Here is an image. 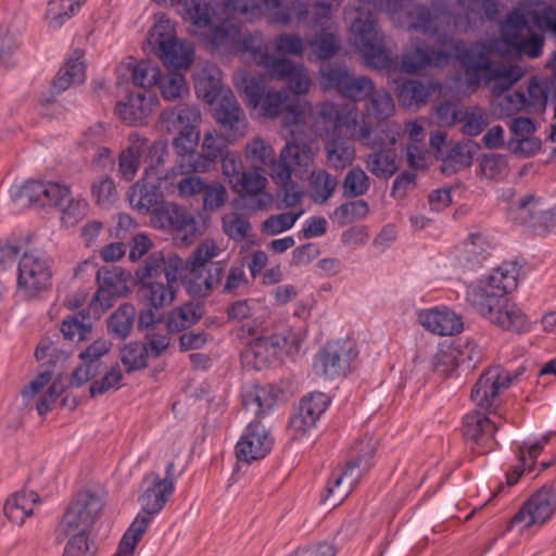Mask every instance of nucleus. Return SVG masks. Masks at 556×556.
Here are the masks:
<instances>
[{
    "instance_id": "1",
    "label": "nucleus",
    "mask_w": 556,
    "mask_h": 556,
    "mask_svg": "<svg viewBox=\"0 0 556 556\" xmlns=\"http://www.w3.org/2000/svg\"><path fill=\"white\" fill-rule=\"evenodd\" d=\"M497 14L498 0H431L430 5H413L406 13L408 29L434 38L440 48L417 43L402 55V72L416 74L427 66L443 67L454 58L464 68L469 87L480 85L482 77L478 74L482 72L488 79H505L507 88L514 78L507 70L491 63L492 47L483 42L468 46L451 36L453 31H466L476 21H493Z\"/></svg>"
},
{
    "instance_id": "2",
    "label": "nucleus",
    "mask_w": 556,
    "mask_h": 556,
    "mask_svg": "<svg viewBox=\"0 0 556 556\" xmlns=\"http://www.w3.org/2000/svg\"><path fill=\"white\" fill-rule=\"evenodd\" d=\"M213 4L212 9L203 0L187 2L192 33L206 50L212 54L249 58L270 77L286 81L293 94L308 92L312 81L302 64L271 55L261 30L244 29V24L262 17L258 4L241 0H213Z\"/></svg>"
},
{
    "instance_id": "3",
    "label": "nucleus",
    "mask_w": 556,
    "mask_h": 556,
    "mask_svg": "<svg viewBox=\"0 0 556 556\" xmlns=\"http://www.w3.org/2000/svg\"><path fill=\"white\" fill-rule=\"evenodd\" d=\"M519 268L516 263L505 262L466 291V301L483 318L500 328L517 333L529 330L526 314L511 303L507 294L517 287Z\"/></svg>"
},
{
    "instance_id": "4",
    "label": "nucleus",
    "mask_w": 556,
    "mask_h": 556,
    "mask_svg": "<svg viewBox=\"0 0 556 556\" xmlns=\"http://www.w3.org/2000/svg\"><path fill=\"white\" fill-rule=\"evenodd\" d=\"M402 0H358L357 16L351 24V39L367 66L383 70L392 64L386 36L377 26L376 13L386 11L392 16L400 12Z\"/></svg>"
},
{
    "instance_id": "5",
    "label": "nucleus",
    "mask_w": 556,
    "mask_h": 556,
    "mask_svg": "<svg viewBox=\"0 0 556 556\" xmlns=\"http://www.w3.org/2000/svg\"><path fill=\"white\" fill-rule=\"evenodd\" d=\"M103 509L101 497L90 492H80L63 515L58 533L68 536L63 556H92L89 541L91 529Z\"/></svg>"
},
{
    "instance_id": "6",
    "label": "nucleus",
    "mask_w": 556,
    "mask_h": 556,
    "mask_svg": "<svg viewBox=\"0 0 556 556\" xmlns=\"http://www.w3.org/2000/svg\"><path fill=\"white\" fill-rule=\"evenodd\" d=\"M103 509L101 497L90 492H80L63 515L58 533L68 536L63 556H92L89 541L91 529Z\"/></svg>"
},
{
    "instance_id": "7",
    "label": "nucleus",
    "mask_w": 556,
    "mask_h": 556,
    "mask_svg": "<svg viewBox=\"0 0 556 556\" xmlns=\"http://www.w3.org/2000/svg\"><path fill=\"white\" fill-rule=\"evenodd\" d=\"M376 442L371 438L358 441L352 448V456L344 470L333 471L327 481L324 501L332 506L341 503L371 467Z\"/></svg>"
},
{
    "instance_id": "8",
    "label": "nucleus",
    "mask_w": 556,
    "mask_h": 556,
    "mask_svg": "<svg viewBox=\"0 0 556 556\" xmlns=\"http://www.w3.org/2000/svg\"><path fill=\"white\" fill-rule=\"evenodd\" d=\"M242 92L252 109H260L261 115L276 118L285 111L293 115L294 124L301 122V113L286 90L267 87L264 79L256 76L247 77L242 81Z\"/></svg>"
},
{
    "instance_id": "9",
    "label": "nucleus",
    "mask_w": 556,
    "mask_h": 556,
    "mask_svg": "<svg viewBox=\"0 0 556 556\" xmlns=\"http://www.w3.org/2000/svg\"><path fill=\"white\" fill-rule=\"evenodd\" d=\"M148 43L168 67L188 68L192 63V47L175 37L174 26L165 15H160L149 30Z\"/></svg>"
},
{
    "instance_id": "10",
    "label": "nucleus",
    "mask_w": 556,
    "mask_h": 556,
    "mask_svg": "<svg viewBox=\"0 0 556 556\" xmlns=\"http://www.w3.org/2000/svg\"><path fill=\"white\" fill-rule=\"evenodd\" d=\"M17 288L25 299H31L51 286L52 273L45 253L24 252L18 262Z\"/></svg>"
},
{
    "instance_id": "11",
    "label": "nucleus",
    "mask_w": 556,
    "mask_h": 556,
    "mask_svg": "<svg viewBox=\"0 0 556 556\" xmlns=\"http://www.w3.org/2000/svg\"><path fill=\"white\" fill-rule=\"evenodd\" d=\"M143 492L138 502L141 505V513L138 514L128 529L136 525L142 529V534L147 531L152 520V516L159 514L174 493V484L168 481H161L157 472H149L142 480Z\"/></svg>"
},
{
    "instance_id": "12",
    "label": "nucleus",
    "mask_w": 556,
    "mask_h": 556,
    "mask_svg": "<svg viewBox=\"0 0 556 556\" xmlns=\"http://www.w3.org/2000/svg\"><path fill=\"white\" fill-rule=\"evenodd\" d=\"M357 356L355 343L351 340L329 342L315 356L314 370L317 375L334 379L346 375L352 361Z\"/></svg>"
},
{
    "instance_id": "13",
    "label": "nucleus",
    "mask_w": 556,
    "mask_h": 556,
    "mask_svg": "<svg viewBox=\"0 0 556 556\" xmlns=\"http://www.w3.org/2000/svg\"><path fill=\"white\" fill-rule=\"evenodd\" d=\"M556 511V478L544 484L521 506L511 518L510 526L522 523L525 528L544 525Z\"/></svg>"
},
{
    "instance_id": "14",
    "label": "nucleus",
    "mask_w": 556,
    "mask_h": 556,
    "mask_svg": "<svg viewBox=\"0 0 556 556\" xmlns=\"http://www.w3.org/2000/svg\"><path fill=\"white\" fill-rule=\"evenodd\" d=\"M151 223L160 229L176 232L177 238L186 245L191 244L200 235L197 218L186 207L172 202H165L151 217Z\"/></svg>"
},
{
    "instance_id": "15",
    "label": "nucleus",
    "mask_w": 556,
    "mask_h": 556,
    "mask_svg": "<svg viewBox=\"0 0 556 556\" xmlns=\"http://www.w3.org/2000/svg\"><path fill=\"white\" fill-rule=\"evenodd\" d=\"M491 63L501 67H504L509 72V78H514V81L507 87L504 88L506 80L502 78H492L488 79L484 77V73L479 72V77L481 78V83H494L493 92L495 93V99L492 101V111L498 118L510 117L521 111H527L526 104V92L523 91H513L509 92L511 86L519 79L520 74L517 70L511 65H505L502 62H494L491 60Z\"/></svg>"
},
{
    "instance_id": "16",
    "label": "nucleus",
    "mask_w": 556,
    "mask_h": 556,
    "mask_svg": "<svg viewBox=\"0 0 556 556\" xmlns=\"http://www.w3.org/2000/svg\"><path fill=\"white\" fill-rule=\"evenodd\" d=\"M517 376L501 366L484 370L471 390V400L482 410L490 412L500 404V393L510 387Z\"/></svg>"
},
{
    "instance_id": "17",
    "label": "nucleus",
    "mask_w": 556,
    "mask_h": 556,
    "mask_svg": "<svg viewBox=\"0 0 556 556\" xmlns=\"http://www.w3.org/2000/svg\"><path fill=\"white\" fill-rule=\"evenodd\" d=\"M213 117L226 136L228 143L238 142L248 132V117L231 91L224 93L216 101L213 108Z\"/></svg>"
},
{
    "instance_id": "18",
    "label": "nucleus",
    "mask_w": 556,
    "mask_h": 556,
    "mask_svg": "<svg viewBox=\"0 0 556 556\" xmlns=\"http://www.w3.org/2000/svg\"><path fill=\"white\" fill-rule=\"evenodd\" d=\"M181 265L182 260L178 255H173L165 278L139 283L137 291L139 301L148 307H154V309L170 305L176 295L175 286Z\"/></svg>"
},
{
    "instance_id": "19",
    "label": "nucleus",
    "mask_w": 556,
    "mask_h": 556,
    "mask_svg": "<svg viewBox=\"0 0 556 556\" xmlns=\"http://www.w3.org/2000/svg\"><path fill=\"white\" fill-rule=\"evenodd\" d=\"M65 194L66 185L31 179L11 190L12 201L21 207L52 206L56 198L63 199Z\"/></svg>"
},
{
    "instance_id": "20",
    "label": "nucleus",
    "mask_w": 556,
    "mask_h": 556,
    "mask_svg": "<svg viewBox=\"0 0 556 556\" xmlns=\"http://www.w3.org/2000/svg\"><path fill=\"white\" fill-rule=\"evenodd\" d=\"M98 290L91 301V308L108 311L113 300L128 291L124 270L117 266H104L97 271Z\"/></svg>"
},
{
    "instance_id": "21",
    "label": "nucleus",
    "mask_w": 556,
    "mask_h": 556,
    "mask_svg": "<svg viewBox=\"0 0 556 556\" xmlns=\"http://www.w3.org/2000/svg\"><path fill=\"white\" fill-rule=\"evenodd\" d=\"M273 438L260 421H251L236 445L237 458L251 463L264 458L273 447Z\"/></svg>"
},
{
    "instance_id": "22",
    "label": "nucleus",
    "mask_w": 556,
    "mask_h": 556,
    "mask_svg": "<svg viewBox=\"0 0 556 556\" xmlns=\"http://www.w3.org/2000/svg\"><path fill=\"white\" fill-rule=\"evenodd\" d=\"M463 429L464 437L471 442L472 448L479 454H486L494 448V433L500 425L481 412H472L464 417Z\"/></svg>"
},
{
    "instance_id": "23",
    "label": "nucleus",
    "mask_w": 556,
    "mask_h": 556,
    "mask_svg": "<svg viewBox=\"0 0 556 556\" xmlns=\"http://www.w3.org/2000/svg\"><path fill=\"white\" fill-rule=\"evenodd\" d=\"M329 403V397L321 392H313L304 396L300 402L298 413L289 421L290 429L298 437H303L315 428L317 420L326 412Z\"/></svg>"
},
{
    "instance_id": "24",
    "label": "nucleus",
    "mask_w": 556,
    "mask_h": 556,
    "mask_svg": "<svg viewBox=\"0 0 556 556\" xmlns=\"http://www.w3.org/2000/svg\"><path fill=\"white\" fill-rule=\"evenodd\" d=\"M417 321L427 331L441 337L455 336L464 329L462 317L446 306L421 309Z\"/></svg>"
},
{
    "instance_id": "25",
    "label": "nucleus",
    "mask_w": 556,
    "mask_h": 556,
    "mask_svg": "<svg viewBox=\"0 0 556 556\" xmlns=\"http://www.w3.org/2000/svg\"><path fill=\"white\" fill-rule=\"evenodd\" d=\"M156 98L148 91L128 92L125 99L117 101L115 112L128 125L141 124L152 112Z\"/></svg>"
},
{
    "instance_id": "26",
    "label": "nucleus",
    "mask_w": 556,
    "mask_h": 556,
    "mask_svg": "<svg viewBox=\"0 0 556 556\" xmlns=\"http://www.w3.org/2000/svg\"><path fill=\"white\" fill-rule=\"evenodd\" d=\"M295 130H291V139L280 151V159L289 162L295 170V176L304 178L313 172L314 152L309 143L295 137Z\"/></svg>"
},
{
    "instance_id": "27",
    "label": "nucleus",
    "mask_w": 556,
    "mask_h": 556,
    "mask_svg": "<svg viewBox=\"0 0 556 556\" xmlns=\"http://www.w3.org/2000/svg\"><path fill=\"white\" fill-rule=\"evenodd\" d=\"M128 200L134 210L141 214H151V217L165 203L159 186L146 179H140L130 187Z\"/></svg>"
},
{
    "instance_id": "28",
    "label": "nucleus",
    "mask_w": 556,
    "mask_h": 556,
    "mask_svg": "<svg viewBox=\"0 0 556 556\" xmlns=\"http://www.w3.org/2000/svg\"><path fill=\"white\" fill-rule=\"evenodd\" d=\"M401 127L396 123L380 124L372 129L369 124L362 121L357 140L362 146L370 149H394L400 137Z\"/></svg>"
},
{
    "instance_id": "29",
    "label": "nucleus",
    "mask_w": 556,
    "mask_h": 556,
    "mask_svg": "<svg viewBox=\"0 0 556 556\" xmlns=\"http://www.w3.org/2000/svg\"><path fill=\"white\" fill-rule=\"evenodd\" d=\"M200 139V130L179 131L173 140V148L177 154L175 169L178 174L195 173L194 165L198 163L195 152Z\"/></svg>"
},
{
    "instance_id": "30",
    "label": "nucleus",
    "mask_w": 556,
    "mask_h": 556,
    "mask_svg": "<svg viewBox=\"0 0 556 556\" xmlns=\"http://www.w3.org/2000/svg\"><path fill=\"white\" fill-rule=\"evenodd\" d=\"M160 119L167 131L199 130L201 113L197 105L181 104L163 111Z\"/></svg>"
},
{
    "instance_id": "31",
    "label": "nucleus",
    "mask_w": 556,
    "mask_h": 556,
    "mask_svg": "<svg viewBox=\"0 0 556 556\" xmlns=\"http://www.w3.org/2000/svg\"><path fill=\"white\" fill-rule=\"evenodd\" d=\"M84 52L76 49L66 60L65 64L59 70L52 88L56 93L63 92L74 85H79L86 79V65L83 61Z\"/></svg>"
},
{
    "instance_id": "32",
    "label": "nucleus",
    "mask_w": 556,
    "mask_h": 556,
    "mask_svg": "<svg viewBox=\"0 0 556 556\" xmlns=\"http://www.w3.org/2000/svg\"><path fill=\"white\" fill-rule=\"evenodd\" d=\"M226 263L217 261L208 264L204 270L189 275V291L198 295H206L217 287H222Z\"/></svg>"
},
{
    "instance_id": "33",
    "label": "nucleus",
    "mask_w": 556,
    "mask_h": 556,
    "mask_svg": "<svg viewBox=\"0 0 556 556\" xmlns=\"http://www.w3.org/2000/svg\"><path fill=\"white\" fill-rule=\"evenodd\" d=\"M228 144V140L223 132L222 135H218L215 130L205 132L202 152L199 153V156H195L198 160V163L194 165L195 173L208 172L214 166L216 160L222 157L226 151H229L227 149Z\"/></svg>"
},
{
    "instance_id": "34",
    "label": "nucleus",
    "mask_w": 556,
    "mask_h": 556,
    "mask_svg": "<svg viewBox=\"0 0 556 556\" xmlns=\"http://www.w3.org/2000/svg\"><path fill=\"white\" fill-rule=\"evenodd\" d=\"M277 396L269 386H252L242 391V405L255 417L269 413L276 405Z\"/></svg>"
},
{
    "instance_id": "35",
    "label": "nucleus",
    "mask_w": 556,
    "mask_h": 556,
    "mask_svg": "<svg viewBox=\"0 0 556 556\" xmlns=\"http://www.w3.org/2000/svg\"><path fill=\"white\" fill-rule=\"evenodd\" d=\"M39 502L40 497L34 491L22 490L15 492L4 504V515L9 520L21 526L34 513V507Z\"/></svg>"
},
{
    "instance_id": "36",
    "label": "nucleus",
    "mask_w": 556,
    "mask_h": 556,
    "mask_svg": "<svg viewBox=\"0 0 556 556\" xmlns=\"http://www.w3.org/2000/svg\"><path fill=\"white\" fill-rule=\"evenodd\" d=\"M109 351L110 343L105 340H97L80 353L79 357L84 361V366L76 368L73 372V380L77 386H81L96 376L98 361Z\"/></svg>"
},
{
    "instance_id": "37",
    "label": "nucleus",
    "mask_w": 556,
    "mask_h": 556,
    "mask_svg": "<svg viewBox=\"0 0 556 556\" xmlns=\"http://www.w3.org/2000/svg\"><path fill=\"white\" fill-rule=\"evenodd\" d=\"M475 151L469 143L452 142L443 148L438 160L442 161L441 170L444 174L456 173L471 165Z\"/></svg>"
},
{
    "instance_id": "38",
    "label": "nucleus",
    "mask_w": 556,
    "mask_h": 556,
    "mask_svg": "<svg viewBox=\"0 0 556 556\" xmlns=\"http://www.w3.org/2000/svg\"><path fill=\"white\" fill-rule=\"evenodd\" d=\"M326 164L334 170H343L355 160L356 151L352 143L333 136L325 143Z\"/></svg>"
},
{
    "instance_id": "39",
    "label": "nucleus",
    "mask_w": 556,
    "mask_h": 556,
    "mask_svg": "<svg viewBox=\"0 0 556 556\" xmlns=\"http://www.w3.org/2000/svg\"><path fill=\"white\" fill-rule=\"evenodd\" d=\"M367 169L376 177L388 179L399 169L395 149H380L369 153L365 160Z\"/></svg>"
},
{
    "instance_id": "40",
    "label": "nucleus",
    "mask_w": 556,
    "mask_h": 556,
    "mask_svg": "<svg viewBox=\"0 0 556 556\" xmlns=\"http://www.w3.org/2000/svg\"><path fill=\"white\" fill-rule=\"evenodd\" d=\"M351 73L345 65L330 63L318 71V84L323 91H336L342 96Z\"/></svg>"
},
{
    "instance_id": "41",
    "label": "nucleus",
    "mask_w": 556,
    "mask_h": 556,
    "mask_svg": "<svg viewBox=\"0 0 556 556\" xmlns=\"http://www.w3.org/2000/svg\"><path fill=\"white\" fill-rule=\"evenodd\" d=\"M432 92V85L409 79L400 85L397 98L404 108L410 109L413 106L426 104Z\"/></svg>"
},
{
    "instance_id": "42",
    "label": "nucleus",
    "mask_w": 556,
    "mask_h": 556,
    "mask_svg": "<svg viewBox=\"0 0 556 556\" xmlns=\"http://www.w3.org/2000/svg\"><path fill=\"white\" fill-rule=\"evenodd\" d=\"M545 202L531 193L518 198V201L508 208L509 218L521 225H529L545 206Z\"/></svg>"
},
{
    "instance_id": "43",
    "label": "nucleus",
    "mask_w": 556,
    "mask_h": 556,
    "mask_svg": "<svg viewBox=\"0 0 556 556\" xmlns=\"http://www.w3.org/2000/svg\"><path fill=\"white\" fill-rule=\"evenodd\" d=\"M52 206L61 211L62 220L68 226H74L84 219L89 210L88 202L84 199H74L67 186L66 194L63 195V199L56 198Z\"/></svg>"
},
{
    "instance_id": "44",
    "label": "nucleus",
    "mask_w": 556,
    "mask_h": 556,
    "mask_svg": "<svg viewBox=\"0 0 556 556\" xmlns=\"http://www.w3.org/2000/svg\"><path fill=\"white\" fill-rule=\"evenodd\" d=\"M173 255L174 254H170L168 260H166L164 254L160 251L149 254V256L135 271L139 283L153 281L154 278L157 280L165 278L167 268H169L170 265V257Z\"/></svg>"
},
{
    "instance_id": "45",
    "label": "nucleus",
    "mask_w": 556,
    "mask_h": 556,
    "mask_svg": "<svg viewBox=\"0 0 556 556\" xmlns=\"http://www.w3.org/2000/svg\"><path fill=\"white\" fill-rule=\"evenodd\" d=\"M84 2L85 0H50L46 13L49 27L60 28L79 11Z\"/></svg>"
},
{
    "instance_id": "46",
    "label": "nucleus",
    "mask_w": 556,
    "mask_h": 556,
    "mask_svg": "<svg viewBox=\"0 0 556 556\" xmlns=\"http://www.w3.org/2000/svg\"><path fill=\"white\" fill-rule=\"evenodd\" d=\"M91 329L92 323L90 313L86 311L68 316L61 325V332L64 338L77 342L86 340Z\"/></svg>"
},
{
    "instance_id": "47",
    "label": "nucleus",
    "mask_w": 556,
    "mask_h": 556,
    "mask_svg": "<svg viewBox=\"0 0 556 556\" xmlns=\"http://www.w3.org/2000/svg\"><path fill=\"white\" fill-rule=\"evenodd\" d=\"M137 312L132 304L125 303L121 305L109 318L108 329L110 333L118 339H125L129 336Z\"/></svg>"
},
{
    "instance_id": "48",
    "label": "nucleus",
    "mask_w": 556,
    "mask_h": 556,
    "mask_svg": "<svg viewBox=\"0 0 556 556\" xmlns=\"http://www.w3.org/2000/svg\"><path fill=\"white\" fill-rule=\"evenodd\" d=\"M156 86L162 97L168 101L184 99L189 93L185 76L177 71L161 73Z\"/></svg>"
},
{
    "instance_id": "49",
    "label": "nucleus",
    "mask_w": 556,
    "mask_h": 556,
    "mask_svg": "<svg viewBox=\"0 0 556 556\" xmlns=\"http://www.w3.org/2000/svg\"><path fill=\"white\" fill-rule=\"evenodd\" d=\"M194 89L199 98L212 104L222 92V83L217 71L203 70L194 77Z\"/></svg>"
},
{
    "instance_id": "50",
    "label": "nucleus",
    "mask_w": 556,
    "mask_h": 556,
    "mask_svg": "<svg viewBox=\"0 0 556 556\" xmlns=\"http://www.w3.org/2000/svg\"><path fill=\"white\" fill-rule=\"evenodd\" d=\"M308 176L311 198L316 203L326 202L336 190L338 184L336 177L325 169L318 172L313 170Z\"/></svg>"
},
{
    "instance_id": "51",
    "label": "nucleus",
    "mask_w": 556,
    "mask_h": 556,
    "mask_svg": "<svg viewBox=\"0 0 556 556\" xmlns=\"http://www.w3.org/2000/svg\"><path fill=\"white\" fill-rule=\"evenodd\" d=\"M200 318L201 314L198 308L191 303H186L169 313L167 329L172 333H178L192 327Z\"/></svg>"
},
{
    "instance_id": "52",
    "label": "nucleus",
    "mask_w": 556,
    "mask_h": 556,
    "mask_svg": "<svg viewBox=\"0 0 556 556\" xmlns=\"http://www.w3.org/2000/svg\"><path fill=\"white\" fill-rule=\"evenodd\" d=\"M244 154L255 169H263L275 157L273 147L260 137L252 138L247 143Z\"/></svg>"
},
{
    "instance_id": "53",
    "label": "nucleus",
    "mask_w": 556,
    "mask_h": 556,
    "mask_svg": "<svg viewBox=\"0 0 556 556\" xmlns=\"http://www.w3.org/2000/svg\"><path fill=\"white\" fill-rule=\"evenodd\" d=\"M551 94V85L547 81L532 78L526 93L527 112L540 113L544 111Z\"/></svg>"
},
{
    "instance_id": "54",
    "label": "nucleus",
    "mask_w": 556,
    "mask_h": 556,
    "mask_svg": "<svg viewBox=\"0 0 556 556\" xmlns=\"http://www.w3.org/2000/svg\"><path fill=\"white\" fill-rule=\"evenodd\" d=\"M366 111L368 115L376 119L383 121L391 117L394 113L395 105L391 94L384 89H374L372 93L368 97Z\"/></svg>"
},
{
    "instance_id": "55",
    "label": "nucleus",
    "mask_w": 556,
    "mask_h": 556,
    "mask_svg": "<svg viewBox=\"0 0 556 556\" xmlns=\"http://www.w3.org/2000/svg\"><path fill=\"white\" fill-rule=\"evenodd\" d=\"M146 144V140L132 143L125 149L118 159V173L122 178L130 181L135 178L141 160V149Z\"/></svg>"
},
{
    "instance_id": "56",
    "label": "nucleus",
    "mask_w": 556,
    "mask_h": 556,
    "mask_svg": "<svg viewBox=\"0 0 556 556\" xmlns=\"http://www.w3.org/2000/svg\"><path fill=\"white\" fill-rule=\"evenodd\" d=\"M370 179L359 167L350 169L342 181V195L344 198H359L368 192Z\"/></svg>"
},
{
    "instance_id": "57",
    "label": "nucleus",
    "mask_w": 556,
    "mask_h": 556,
    "mask_svg": "<svg viewBox=\"0 0 556 556\" xmlns=\"http://www.w3.org/2000/svg\"><path fill=\"white\" fill-rule=\"evenodd\" d=\"M219 253V248L212 240H206L200 243L192 252L187 261L189 275L197 274L199 270H204L208 264L214 263L212 260Z\"/></svg>"
},
{
    "instance_id": "58",
    "label": "nucleus",
    "mask_w": 556,
    "mask_h": 556,
    "mask_svg": "<svg viewBox=\"0 0 556 556\" xmlns=\"http://www.w3.org/2000/svg\"><path fill=\"white\" fill-rule=\"evenodd\" d=\"M491 245L482 233L470 235L464 244V260L467 265L475 267L480 265L488 256Z\"/></svg>"
},
{
    "instance_id": "59",
    "label": "nucleus",
    "mask_w": 556,
    "mask_h": 556,
    "mask_svg": "<svg viewBox=\"0 0 556 556\" xmlns=\"http://www.w3.org/2000/svg\"><path fill=\"white\" fill-rule=\"evenodd\" d=\"M508 173L506 157L500 153L484 154L479 164V174L488 180H500Z\"/></svg>"
},
{
    "instance_id": "60",
    "label": "nucleus",
    "mask_w": 556,
    "mask_h": 556,
    "mask_svg": "<svg viewBox=\"0 0 556 556\" xmlns=\"http://www.w3.org/2000/svg\"><path fill=\"white\" fill-rule=\"evenodd\" d=\"M276 362L281 361L285 355L295 353L300 349L298 334L291 329L267 337Z\"/></svg>"
},
{
    "instance_id": "61",
    "label": "nucleus",
    "mask_w": 556,
    "mask_h": 556,
    "mask_svg": "<svg viewBox=\"0 0 556 556\" xmlns=\"http://www.w3.org/2000/svg\"><path fill=\"white\" fill-rule=\"evenodd\" d=\"M302 214L303 211L271 215L263 222L261 231L266 236H277L291 229Z\"/></svg>"
},
{
    "instance_id": "62",
    "label": "nucleus",
    "mask_w": 556,
    "mask_h": 556,
    "mask_svg": "<svg viewBox=\"0 0 556 556\" xmlns=\"http://www.w3.org/2000/svg\"><path fill=\"white\" fill-rule=\"evenodd\" d=\"M369 213V205L365 200H355L342 203L334 210V217L341 225L364 219Z\"/></svg>"
},
{
    "instance_id": "63",
    "label": "nucleus",
    "mask_w": 556,
    "mask_h": 556,
    "mask_svg": "<svg viewBox=\"0 0 556 556\" xmlns=\"http://www.w3.org/2000/svg\"><path fill=\"white\" fill-rule=\"evenodd\" d=\"M261 169L244 170L232 185L233 190L240 193L258 195L266 187L267 179L260 173Z\"/></svg>"
},
{
    "instance_id": "64",
    "label": "nucleus",
    "mask_w": 556,
    "mask_h": 556,
    "mask_svg": "<svg viewBox=\"0 0 556 556\" xmlns=\"http://www.w3.org/2000/svg\"><path fill=\"white\" fill-rule=\"evenodd\" d=\"M224 232L232 240L241 242L243 241L249 232L251 231V223L249 219L238 213L226 214L222 218Z\"/></svg>"
}]
</instances>
